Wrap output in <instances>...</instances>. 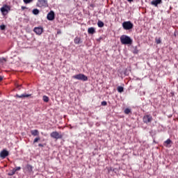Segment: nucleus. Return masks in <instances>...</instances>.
I'll list each match as a JSON object with an SVG mask.
<instances>
[{"mask_svg": "<svg viewBox=\"0 0 178 178\" xmlns=\"http://www.w3.org/2000/svg\"><path fill=\"white\" fill-rule=\"evenodd\" d=\"M120 40L122 45H131L133 44V39L126 35H121Z\"/></svg>", "mask_w": 178, "mask_h": 178, "instance_id": "1", "label": "nucleus"}, {"mask_svg": "<svg viewBox=\"0 0 178 178\" xmlns=\"http://www.w3.org/2000/svg\"><path fill=\"white\" fill-rule=\"evenodd\" d=\"M0 12H1L2 16H6L10 12V6L4 4L3 6L0 8Z\"/></svg>", "mask_w": 178, "mask_h": 178, "instance_id": "2", "label": "nucleus"}, {"mask_svg": "<svg viewBox=\"0 0 178 178\" xmlns=\"http://www.w3.org/2000/svg\"><path fill=\"white\" fill-rule=\"evenodd\" d=\"M134 27V24L130 21H126L122 23V28L124 30H131Z\"/></svg>", "mask_w": 178, "mask_h": 178, "instance_id": "3", "label": "nucleus"}, {"mask_svg": "<svg viewBox=\"0 0 178 178\" xmlns=\"http://www.w3.org/2000/svg\"><path fill=\"white\" fill-rule=\"evenodd\" d=\"M72 78L75 79L76 80H81V81H87V80H88V77H87V76H86L84 74L74 75Z\"/></svg>", "mask_w": 178, "mask_h": 178, "instance_id": "4", "label": "nucleus"}, {"mask_svg": "<svg viewBox=\"0 0 178 178\" xmlns=\"http://www.w3.org/2000/svg\"><path fill=\"white\" fill-rule=\"evenodd\" d=\"M50 136L51 138H54L55 140H59L63 138V136L62 134H58V131H53L50 134Z\"/></svg>", "mask_w": 178, "mask_h": 178, "instance_id": "5", "label": "nucleus"}, {"mask_svg": "<svg viewBox=\"0 0 178 178\" xmlns=\"http://www.w3.org/2000/svg\"><path fill=\"white\" fill-rule=\"evenodd\" d=\"M143 120V123H146V124H147V123H151L152 122V116L150 115H144Z\"/></svg>", "mask_w": 178, "mask_h": 178, "instance_id": "6", "label": "nucleus"}, {"mask_svg": "<svg viewBox=\"0 0 178 178\" xmlns=\"http://www.w3.org/2000/svg\"><path fill=\"white\" fill-rule=\"evenodd\" d=\"M6 156H9V152H8V150L6 149H3L0 152V158H1L2 159H5Z\"/></svg>", "mask_w": 178, "mask_h": 178, "instance_id": "7", "label": "nucleus"}, {"mask_svg": "<svg viewBox=\"0 0 178 178\" xmlns=\"http://www.w3.org/2000/svg\"><path fill=\"white\" fill-rule=\"evenodd\" d=\"M47 20H54L55 19V13H54V11H50L47 16Z\"/></svg>", "mask_w": 178, "mask_h": 178, "instance_id": "8", "label": "nucleus"}, {"mask_svg": "<svg viewBox=\"0 0 178 178\" xmlns=\"http://www.w3.org/2000/svg\"><path fill=\"white\" fill-rule=\"evenodd\" d=\"M34 33L37 34L38 35H41L42 34L43 29L42 27H35L33 29Z\"/></svg>", "mask_w": 178, "mask_h": 178, "instance_id": "9", "label": "nucleus"}, {"mask_svg": "<svg viewBox=\"0 0 178 178\" xmlns=\"http://www.w3.org/2000/svg\"><path fill=\"white\" fill-rule=\"evenodd\" d=\"M17 98H29V97H31V95L22 94L21 95H16Z\"/></svg>", "mask_w": 178, "mask_h": 178, "instance_id": "10", "label": "nucleus"}, {"mask_svg": "<svg viewBox=\"0 0 178 178\" xmlns=\"http://www.w3.org/2000/svg\"><path fill=\"white\" fill-rule=\"evenodd\" d=\"M31 134L32 136H33L34 137H35L36 136H40V132L37 129L31 130Z\"/></svg>", "mask_w": 178, "mask_h": 178, "instance_id": "11", "label": "nucleus"}, {"mask_svg": "<svg viewBox=\"0 0 178 178\" xmlns=\"http://www.w3.org/2000/svg\"><path fill=\"white\" fill-rule=\"evenodd\" d=\"M88 34H95V28H94V27L88 28Z\"/></svg>", "mask_w": 178, "mask_h": 178, "instance_id": "12", "label": "nucleus"}, {"mask_svg": "<svg viewBox=\"0 0 178 178\" xmlns=\"http://www.w3.org/2000/svg\"><path fill=\"white\" fill-rule=\"evenodd\" d=\"M74 44H81V38L76 37L74 40Z\"/></svg>", "mask_w": 178, "mask_h": 178, "instance_id": "13", "label": "nucleus"}, {"mask_svg": "<svg viewBox=\"0 0 178 178\" xmlns=\"http://www.w3.org/2000/svg\"><path fill=\"white\" fill-rule=\"evenodd\" d=\"M38 2L42 6H47V0H38Z\"/></svg>", "mask_w": 178, "mask_h": 178, "instance_id": "14", "label": "nucleus"}, {"mask_svg": "<svg viewBox=\"0 0 178 178\" xmlns=\"http://www.w3.org/2000/svg\"><path fill=\"white\" fill-rule=\"evenodd\" d=\"M26 170L29 173H31L33 172V166L30 164L26 165Z\"/></svg>", "mask_w": 178, "mask_h": 178, "instance_id": "15", "label": "nucleus"}, {"mask_svg": "<svg viewBox=\"0 0 178 178\" xmlns=\"http://www.w3.org/2000/svg\"><path fill=\"white\" fill-rule=\"evenodd\" d=\"M170 144H172V140L170 139H167L165 142H164V146L165 147H168V145Z\"/></svg>", "mask_w": 178, "mask_h": 178, "instance_id": "16", "label": "nucleus"}, {"mask_svg": "<svg viewBox=\"0 0 178 178\" xmlns=\"http://www.w3.org/2000/svg\"><path fill=\"white\" fill-rule=\"evenodd\" d=\"M42 100L44 101V102H49V97H48V96L47 95H44L42 97Z\"/></svg>", "mask_w": 178, "mask_h": 178, "instance_id": "17", "label": "nucleus"}, {"mask_svg": "<svg viewBox=\"0 0 178 178\" xmlns=\"http://www.w3.org/2000/svg\"><path fill=\"white\" fill-rule=\"evenodd\" d=\"M98 27L102 28L104 26H105V24L102 21H98L97 22Z\"/></svg>", "mask_w": 178, "mask_h": 178, "instance_id": "18", "label": "nucleus"}, {"mask_svg": "<svg viewBox=\"0 0 178 178\" xmlns=\"http://www.w3.org/2000/svg\"><path fill=\"white\" fill-rule=\"evenodd\" d=\"M16 173V172L15 171V169L13 168V170H11L8 173V176H13V175H15Z\"/></svg>", "mask_w": 178, "mask_h": 178, "instance_id": "19", "label": "nucleus"}, {"mask_svg": "<svg viewBox=\"0 0 178 178\" xmlns=\"http://www.w3.org/2000/svg\"><path fill=\"white\" fill-rule=\"evenodd\" d=\"M117 90L119 92H123L124 91V88L122 86H118Z\"/></svg>", "mask_w": 178, "mask_h": 178, "instance_id": "20", "label": "nucleus"}, {"mask_svg": "<svg viewBox=\"0 0 178 178\" xmlns=\"http://www.w3.org/2000/svg\"><path fill=\"white\" fill-rule=\"evenodd\" d=\"M125 115H129V113H131V109L130 108H125L124 111Z\"/></svg>", "mask_w": 178, "mask_h": 178, "instance_id": "21", "label": "nucleus"}, {"mask_svg": "<svg viewBox=\"0 0 178 178\" xmlns=\"http://www.w3.org/2000/svg\"><path fill=\"white\" fill-rule=\"evenodd\" d=\"M32 12L33 15H38L40 13V10L37 8L33 9Z\"/></svg>", "mask_w": 178, "mask_h": 178, "instance_id": "22", "label": "nucleus"}, {"mask_svg": "<svg viewBox=\"0 0 178 178\" xmlns=\"http://www.w3.org/2000/svg\"><path fill=\"white\" fill-rule=\"evenodd\" d=\"M40 140H41V138H40V136L36 137L34 140H33V144H35V143H38L40 141Z\"/></svg>", "mask_w": 178, "mask_h": 178, "instance_id": "23", "label": "nucleus"}, {"mask_svg": "<svg viewBox=\"0 0 178 178\" xmlns=\"http://www.w3.org/2000/svg\"><path fill=\"white\" fill-rule=\"evenodd\" d=\"M155 41L156 44H161V42H162V41L161 40V38H156Z\"/></svg>", "mask_w": 178, "mask_h": 178, "instance_id": "24", "label": "nucleus"}, {"mask_svg": "<svg viewBox=\"0 0 178 178\" xmlns=\"http://www.w3.org/2000/svg\"><path fill=\"white\" fill-rule=\"evenodd\" d=\"M15 172H19V170H22V168L21 167H15V168H13Z\"/></svg>", "mask_w": 178, "mask_h": 178, "instance_id": "25", "label": "nucleus"}, {"mask_svg": "<svg viewBox=\"0 0 178 178\" xmlns=\"http://www.w3.org/2000/svg\"><path fill=\"white\" fill-rule=\"evenodd\" d=\"M102 106H106V105H108V103H106V101L102 102L101 103Z\"/></svg>", "mask_w": 178, "mask_h": 178, "instance_id": "26", "label": "nucleus"}, {"mask_svg": "<svg viewBox=\"0 0 178 178\" xmlns=\"http://www.w3.org/2000/svg\"><path fill=\"white\" fill-rule=\"evenodd\" d=\"M6 29V26H5V25L0 26V30H5Z\"/></svg>", "mask_w": 178, "mask_h": 178, "instance_id": "27", "label": "nucleus"}, {"mask_svg": "<svg viewBox=\"0 0 178 178\" xmlns=\"http://www.w3.org/2000/svg\"><path fill=\"white\" fill-rule=\"evenodd\" d=\"M24 3H30L31 2H33V0H24Z\"/></svg>", "mask_w": 178, "mask_h": 178, "instance_id": "28", "label": "nucleus"}, {"mask_svg": "<svg viewBox=\"0 0 178 178\" xmlns=\"http://www.w3.org/2000/svg\"><path fill=\"white\" fill-rule=\"evenodd\" d=\"M134 54H138V50H137V49H136L135 51H134Z\"/></svg>", "mask_w": 178, "mask_h": 178, "instance_id": "29", "label": "nucleus"}, {"mask_svg": "<svg viewBox=\"0 0 178 178\" xmlns=\"http://www.w3.org/2000/svg\"><path fill=\"white\" fill-rule=\"evenodd\" d=\"M3 60H4V62H6V58H2L0 60V62H3Z\"/></svg>", "mask_w": 178, "mask_h": 178, "instance_id": "30", "label": "nucleus"}, {"mask_svg": "<svg viewBox=\"0 0 178 178\" xmlns=\"http://www.w3.org/2000/svg\"><path fill=\"white\" fill-rule=\"evenodd\" d=\"M38 147H44V145H42V144H41V143H39V144H38Z\"/></svg>", "mask_w": 178, "mask_h": 178, "instance_id": "31", "label": "nucleus"}, {"mask_svg": "<svg viewBox=\"0 0 178 178\" xmlns=\"http://www.w3.org/2000/svg\"><path fill=\"white\" fill-rule=\"evenodd\" d=\"M3 80V77H2L1 76H0V81H2Z\"/></svg>", "mask_w": 178, "mask_h": 178, "instance_id": "32", "label": "nucleus"}, {"mask_svg": "<svg viewBox=\"0 0 178 178\" xmlns=\"http://www.w3.org/2000/svg\"><path fill=\"white\" fill-rule=\"evenodd\" d=\"M22 10H24V9H26V7L22 6Z\"/></svg>", "mask_w": 178, "mask_h": 178, "instance_id": "33", "label": "nucleus"}, {"mask_svg": "<svg viewBox=\"0 0 178 178\" xmlns=\"http://www.w3.org/2000/svg\"><path fill=\"white\" fill-rule=\"evenodd\" d=\"M61 31H58V32H57V34H61Z\"/></svg>", "mask_w": 178, "mask_h": 178, "instance_id": "34", "label": "nucleus"}, {"mask_svg": "<svg viewBox=\"0 0 178 178\" xmlns=\"http://www.w3.org/2000/svg\"><path fill=\"white\" fill-rule=\"evenodd\" d=\"M128 1V2H133V1H134V0H127Z\"/></svg>", "mask_w": 178, "mask_h": 178, "instance_id": "35", "label": "nucleus"}, {"mask_svg": "<svg viewBox=\"0 0 178 178\" xmlns=\"http://www.w3.org/2000/svg\"><path fill=\"white\" fill-rule=\"evenodd\" d=\"M19 85H17V88H19Z\"/></svg>", "mask_w": 178, "mask_h": 178, "instance_id": "36", "label": "nucleus"}]
</instances>
